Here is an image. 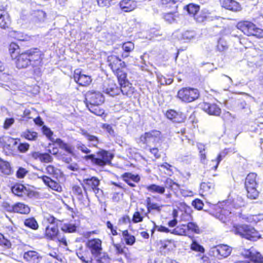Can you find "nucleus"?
Here are the masks:
<instances>
[{
    "mask_svg": "<svg viewBox=\"0 0 263 263\" xmlns=\"http://www.w3.org/2000/svg\"><path fill=\"white\" fill-rule=\"evenodd\" d=\"M46 170L47 174L55 178H57L61 174V171L59 169L51 165H48L46 168Z\"/></svg>",
    "mask_w": 263,
    "mask_h": 263,
    "instance_id": "nucleus-35",
    "label": "nucleus"
},
{
    "mask_svg": "<svg viewBox=\"0 0 263 263\" xmlns=\"http://www.w3.org/2000/svg\"><path fill=\"white\" fill-rule=\"evenodd\" d=\"M43 132L44 134L45 135L50 141H51L53 142H55V140H54L53 138L51 137L53 135V133L49 128H48L46 126H43Z\"/></svg>",
    "mask_w": 263,
    "mask_h": 263,
    "instance_id": "nucleus-56",
    "label": "nucleus"
},
{
    "mask_svg": "<svg viewBox=\"0 0 263 263\" xmlns=\"http://www.w3.org/2000/svg\"><path fill=\"white\" fill-rule=\"evenodd\" d=\"M15 59H16L15 64L17 68H25L30 65L26 51L18 55Z\"/></svg>",
    "mask_w": 263,
    "mask_h": 263,
    "instance_id": "nucleus-17",
    "label": "nucleus"
},
{
    "mask_svg": "<svg viewBox=\"0 0 263 263\" xmlns=\"http://www.w3.org/2000/svg\"><path fill=\"white\" fill-rule=\"evenodd\" d=\"M195 36V33L193 31H185L182 34V37L183 40H191Z\"/></svg>",
    "mask_w": 263,
    "mask_h": 263,
    "instance_id": "nucleus-54",
    "label": "nucleus"
},
{
    "mask_svg": "<svg viewBox=\"0 0 263 263\" xmlns=\"http://www.w3.org/2000/svg\"><path fill=\"white\" fill-rule=\"evenodd\" d=\"M247 191V197L248 198L251 199H256L259 195V192L257 191V189L255 187L254 188H246Z\"/></svg>",
    "mask_w": 263,
    "mask_h": 263,
    "instance_id": "nucleus-42",
    "label": "nucleus"
},
{
    "mask_svg": "<svg viewBox=\"0 0 263 263\" xmlns=\"http://www.w3.org/2000/svg\"><path fill=\"white\" fill-rule=\"evenodd\" d=\"M77 148L85 154H89L91 152V151L86 145L82 143L77 144Z\"/></svg>",
    "mask_w": 263,
    "mask_h": 263,
    "instance_id": "nucleus-62",
    "label": "nucleus"
},
{
    "mask_svg": "<svg viewBox=\"0 0 263 263\" xmlns=\"http://www.w3.org/2000/svg\"><path fill=\"white\" fill-rule=\"evenodd\" d=\"M87 247L90 250L92 255L98 257L102 251V241L98 238L88 240L86 243Z\"/></svg>",
    "mask_w": 263,
    "mask_h": 263,
    "instance_id": "nucleus-10",
    "label": "nucleus"
},
{
    "mask_svg": "<svg viewBox=\"0 0 263 263\" xmlns=\"http://www.w3.org/2000/svg\"><path fill=\"white\" fill-rule=\"evenodd\" d=\"M122 235L123 238L126 242V243L128 245H132L135 242V238L134 236L129 234L127 230L123 231Z\"/></svg>",
    "mask_w": 263,
    "mask_h": 263,
    "instance_id": "nucleus-37",
    "label": "nucleus"
},
{
    "mask_svg": "<svg viewBox=\"0 0 263 263\" xmlns=\"http://www.w3.org/2000/svg\"><path fill=\"white\" fill-rule=\"evenodd\" d=\"M202 108L211 115L219 116L221 112L220 108L215 104L203 103L202 104Z\"/></svg>",
    "mask_w": 263,
    "mask_h": 263,
    "instance_id": "nucleus-19",
    "label": "nucleus"
},
{
    "mask_svg": "<svg viewBox=\"0 0 263 263\" xmlns=\"http://www.w3.org/2000/svg\"><path fill=\"white\" fill-rule=\"evenodd\" d=\"M185 8L188 13L190 14L193 15L194 16H195V15L199 10V7L198 5L193 4H190L187 5Z\"/></svg>",
    "mask_w": 263,
    "mask_h": 263,
    "instance_id": "nucleus-48",
    "label": "nucleus"
},
{
    "mask_svg": "<svg viewBox=\"0 0 263 263\" xmlns=\"http://www.w3.org/2000/svg\"><path fill=\"white\" fill-rule=\"evenodd\" d=\"M134 44L132 42H127L123 43L122 45V49L123 50V52L121 55L122 58H127L129 55V53L134 49Z\"/></svg>",
    "mask_w": 263,
    "mask_h": 263,
    "instance_id": "nucleus-30",
    "label": "nucleus"
},
{
    "mask_svg": "<svg viewBox=\"0 0 263 263\" xmlns=\"http://www.w3.org/2000/svg\"><path fill=\"white\" fill-rule=\"evenodd\" d=\"M165 115L168 119L177 123L182 122L185 119V116L182 112H177L173 109L167 110Z\"/></svg>",
    "mask_w": 263,
    "mask_h": 263,
    "instance_id": "nucleus-20",
    "label": "nucleus"
},
{
    "mask_svg": "<svg viewBox=\"0 0 263 263\" xmlns=\"http://www.w3.org/2000/svg\"><path fill=\"white\" fill-rule=\"evenodd\" d=\"M39 178L42 179L44 183L52 190L58 192L61 190V187L60 186L59 184L50 178L46 176H42L41 177H39Z\"/></svg>",
    "mask_w": 263,
    "mask_h": 263,
    "instance_id": "nucleus-25",
    "label": "nucleus"
},
{
    "mask_svg": "<svg viewBox=\"0 0 263 263\" xmlns=\"http://www.w3.org/2000/svg\"><path fill=\"white\" fill-rule=\"evenodd\" d=\"M58 231L59 230L57 226H47L45 230V235L48 238L55 240Z\"/></svg>",
    "mask_w": 263,
    "mask_h": 263,
    "instance_id": "nucleus-28",
    "label": "nucleus"
},
{
    "mask_svg": "<svg viewBox=\"0 0 263 263\" xmlns=\"http://www.w3.org/2000/svg\"><path fill=\"white\" fill-rule=\"evenodd\" d=\"M85 187H82L76 185L72 187V192L74 195L77 196L78 199L81 200L83 198V191L85 190Z\"/></svg>",
    "mask_w": 263,
    "mask_h": 263,
    "instance_id": "nucleus-41",
    "label": "nucleus"
},
{
    "mask_svg": "<svg viewBox=\"0 0 263 263\" xmlns=\"http://www.w3.org/2000/svg\"><path fill=\"white\" fill-rule=\"evenodd\" d=\"M55 143H56L61 148L65 150L68 153H69V154L72 153V147L69 144L65 143L61 139H59V138L56 139L55 140Z\"/></svg>",
    "mask_w": 263,
    "mask_h": 263,
    "instance_id": "nucleus-34",
    "label": "nucleus"
},
{
    "mask_svg": "<svg viewBox=\"0 0 263 263\" xmlns=\"http://www.w3.org/2000/svg\"><path fill=\"white\" fill-rule=\"evenodd\" d=\"M108 62L114 72L125 67V62H122L121 59L115 55L108 57Z\"/></svg>",
    "mask_w": 263,
    "mask_h": 263,
    "instance_id": "nucleus-13",
    "label": "nucleus"
},
{
    "mask_svg": "<svg viewBox=\"0 0 263 263\" xmlns=\"http://www.w3.org/2000/svg\"><path fill=\"white\" fill-rule=\"evenodd\" d=\"M4 206L8 211H13L14 212L21 214H27L30 212V208L27 205L23 203H17L12 206H10L7 203H5Z\"/></svg>",
    "mask_w": 263,
    "mask_h": 263,
    "instance_id": "nucleus-14",
    "label": "nucleus"
},
{
    "mask_svg": "<svg viewBox=\"0 0 263 263\" xmlns=\"http://www.w3.org/2000/svg\"><path fill=\"white\" fill-rule=\"evenodd\" d=\"M119 88L120 92H121L123 95L127 97H131L134 92V88L129 82H126L122 84Z\"/></svg>",
    "mask_w": 263,
    "mask_h": 263,
    "instance_id": "nucleus-27",
    "label": "nucleus"
},
{
    "mask_svg": "<svg viewBox=\"0 0 263 263\" xmlns=\"http://www.w3.org/2000/svg\"><path fill=\"white\" fill-rule=\"evenodd\" d=\"M120 9L124 12L132 11L137 7V3L134 0H122L119 3Z\"/></svg>",
    "mask_w": 263,
    "mask_h": 263,
    "instance_id": "nucleus-21",
    "label": "nucleus"
},
{
    "mask_svg": "<svg viewBox=\"0 0 263 263\" xmlns=\"http://www.w3.org/2000/svg\"><path fill=\"white\" fill-rule=\"evenodd\" d=\"M52 157L48 154H42V155L41 156L40 161L42 162H51L52 161Z\"/></svg>",
    "mask_w": 263,
    "mask_h": 263,
    "instance_id": "nucleus-59",
    "label": "nucleus"
},
{
    "mask_svg": "<svg viewBox=\"0 0 263 263\" xmlns=\"http://www.w3.org/2000/svg\"><path fill=\"white\" fill-rule=\"evenodd\" d=\"M251 35L255 36L258 38H261L263 37V30L256 27L255 25V28L253 29Z\"/></svg>",
    "mask_w": 263,
    "mask_h": 263,
    "instance_id": "nucleus-60",
    "label": "nucleus"
},
{
    "mask_svg": "<svg viewBox=\"0 0 263 263\" xmlns=\"http://www.w3.org/2000/svg\"><path fill=\"white\" fill-rule=\"evenodd\" d=\"M123 180L127 179L130 181H133L135 182H138L140 181V177L138 175H134L132 173H126L123 175Z\"/></svg>",
    "mask_w": 263,
    "mask_h": 263,
    "instance_id": "nucleus-46",
    "label": "nucleus"
},
{
    "mask_svg": "<svg viewBox=\"0 0 263 263\" xmlns=\"http://www.w3.org/2000/svg\"><path fill=\"white\" fill-rule=\"evenodd\" d=\"M231 251V248L225 245H219L214 247L211 251L213 255L219 259L227 257L230 255Z\"/></svg>",
    "mask_w": 263,
    "mask_h": 263,
    "instance_id": "nucleus-9",
    "label": "nucleus"
},
{
    "mask_svg": "<svg viewBox=\"0 0 263 263\" xmlns=\"http://www.w3.org/2000/svg\"><path fill=\"white\" fill-rule=\"evenodd\" d=\"M26 53L28 54L30 65L33 68L34 72L39 74L43 65L42 52L37 48H33L26 50Z\"/></svg>",
    "mask_w": 263,
    "mask_h": 263,
    "instance_id": "nucleus-3",
    "label": "nucleus"
},
{
    "mask_svg": "<svg viewBox=\"0 0 263 263\" xmlns=\"http://www.w3.org/2000/svg\"><path fill=\"white\" fill-rule=\"evenodd\" d=\"M113 157L112 154L102 149L98 152L96 154L88 155L85 156L84 158L86 160H90L93 164L103 167L109 164Z\"/></svg>",
    "mask_w": 263,
    "mask_h": 263,
    "instance_id": "nucleus-2",
    "label": "nucleus"
},
{
    "mask_svg": "<svg viewBox=\"0 0 263 263\" xmlns=\"http://www.w3.org/2000/svg\"><path fill=\"white\" fill-rule=\"evenodd\" d=\"M241 254L246 257L250 258L251 260L250 261H238L234 263H263V257L253 248L249 250H243Z\"/></svg>",
    "mask_w": 263,
    "mask_h": 263,
    "instance_id": "nucleus-7",
    "label": "nucleus"
},
{
    "mask_svg": "<svg viewBox=\"0 0 263 263\" xmlns=\"http://www.w3.org/2000/svg\"><path fill=\"white\" fill-rule=\"evenodd\" d=\"M231 231L236 235L252 241H256L260 238L258 232L253 227L247 224L234 226Z\"/></svg>",
    "mask_w": 263,
    "mask_h": 263,
    "instance_id": "nucleus-1",
    "label": "nucleus"
},
{
    "mask_svg": "<svg viewBox=\"0 0 263 263\" xmlns=\"http://www.w3.org/2000/svg\"><path fill=\"white\" fill-rule=\"evenodd\" d=\"M23 258L28 263H39L42 259L39 253L34 251L24 252Z\"/></svg>",
    "mask_w": 263,
    "mask_h": 263,
    "instance_id": "nucleus-18",
    "label": "nucleus"
},
{
    "mask_svg": "<svg viewBox=\"0 0 263 263\" xmlns=\"http://www.w3.org/2000/svg\"><path fill=\"white\" fill-rule=\"evenodd\" d=\"M11 191L14 195L20 197H22L28 193L26 187L21 184H16L12 186Z\"/></svg>",
    "mask_w": 263,
    "mask_h": 263,
    "instance_id": "nucleus-26",
    "label": "nucleus"
},
{
    "mask_svg": "<svg viewBox=\"0 0 263 263\" xmlns=\"http://www.w3.org/2000/svg\"><path fill=\"white\" fill-rule=\"evenodd\" d=\"M257 175L255 173H250L248 175L246 178L245 183L247 184H252L256 182Z\"/></svg>",
    "mask_w": 263,
    "mask_h": 263,
    "instance_id": "nucleus-55",
    "label": "nucleus"
},
{
    "mask_svg": "<svg viewBox=\"0 0 263 263\" xmlns=\"http://www.w3.org/2000/svg\"><path fill=\"white\" fill-rule=\"evenodd\" d=\"M192 205L197 210H201L203 208V203L201 200L196 199L193 201Z\"/></svg>",
    "mask_w": 263,
    "mask_h": 263,
    "instance_id": "nucleus-64",
    "label": "nucleus"
},
{
    "mask_svg": "<svg viewBox=\"0 0 263 263\" xmlns=\"http://www.w3.org/2000/svg\"><path fill=\"white\" fill-rule=\"evenodd\" d=\"M86 104L90 105H100L104 101L102 94L98 91H88L85 96Z\"/></svg>",
    "mask_w": 263,
    "mask_h": 263,
    "instance_id": "nucleus-8",
    "label": "nucleus"
},
{
    "mask_svg": "<svg viewBox=\"0 0 263 263\" xmlns=\"http://www.w3.org/2000/svg\"><path fill=\"white\" fill-rule=\"evenodd\" d=\"M83 183L90 187L92 189H96L97 186H99L100 184V180L96 177H91L90 178H84L83 180Z\"/></svg>",
    "mask_w": 263,
    "mask_h": 263,
    "instance_id": "nucleus-31",
    "label": "nucleus"
},
{
    "mask_svg": "<svg viewBox=\"0 0 263 263\" xmlns=\"http://www.w3.org/2000/svg\"><path fill=\"white\" fill-rule=\"evenodd\" d=\"M73 78L74 81L81 86H87L91 82V79L89 76L82 73L79 69H76L74 72Z\"/></svg>",
    "mask_w": 263,
    "mask_h": 263,
    "instance_id": "nucleus-12",
    "label": "nucleus"
},
{
    "mask_svg": "<svg viewBox=\"0 0 263 263\" xmlns=\"http://www.w3.org/2000/svg\"><path fill=\"white\" fill-rule=\"evenodd\" d=\"M179 210L182 212L181 215V220L183 221H190L192 219V216L190 214V207L184 203H179L178 206Z\"/></svg>",
    "mask_w": 263,
    "mask_h": 263,
    "instance_id": "nucleus-22",
    "label": "nucleus"
},
{
    "mask_svg": "<svg viewBox=\"0 0 263 263\" xmlns=\"http://www.w3.org/2000/svg\"><path fill=\"white\" fill-rule=\"evenodd\" d=\"M199 96L197 89L185 87L180 89L177 93V97L182 102H191L197 99Z\"/></svg>",
    "mask_w": 263,
    "mask_h": 263,
    "instance_id": "nucleus-5",
    "label": "nucleus"
},
{
    "mask_svg": "<svg viewBox=\"0 0 263 263\" xmlns=\"http://www.w3.org/2000/svg\"><path fill=\"white\" fill-rule=\"evenodd\" d=\"M11 21L8 13L0 9V27L2 29L8 28L10 25Z\"/></svg>",
    "mask_w": 263,
    "mask_h": 263,
    "instance_id": "nucleus-24",
    "label": "nucleus"
},
{
    "mask_svg": "<svg viewBox=\"0 0 263 263\" xmlns=\"http://www.w3.org/2000/svg\"><path fill=\"white\" fill-rule=\"evenodd\" d=\"M145 202L147 209V213H150L153 210H156L158 212H160L161 210L162 206L159 205L157 203L152 202L150 197H147Z\"/></svg>",
    "mask_w": 263,
    "mask_h": 263,
    "instance_id": "nucleus-33",
    "label": "nucleus"
},
{
    "mask_svg": "<svg viewBox=\"0 0 263 263\" xmlns=\"http://www.w3.org/2000/svg\"><path fill=\"white\" fill-rule=\"evenodd\" d=\"M62 230L65 232L72 233L76 230V227L71 223L64 224L62 227Z\"/></svg>",
    "mask_w": 263,
    "mask_h": 263,
    "instance_id": "nucleus-52",
    "label": "nucleus"
},
{
    "mask_svg": "<svg viewBox=\"0 0 263 263\" xmlns=\"http://www.w3.org/2000/svg\"><path fill=\"white\" fill-rule=\"evenodd\" d=\"M165 188H171L173 189L174 186H176L175 190L179 188V185L176 182H174L173 180L170 178H167L165 182Z\"/></svg>",
    "mask_w": 263,
    "mask_h": 263,
    "instance_id": "nucleus-53",
    "label": "nucleus"
},
{
    "mask_svg": "<svg viewBox=\"0 0 263 263\" xmlns=\"http://www.w3.org/2000/svg\"><path fill=\"white\" fill-rule=\"evenodd\" d=\"M186 229L196 234H199L201 231L197 224L193 222H190L186 226Z\"/></svg>",
    "mask_w": 263,
    "mask_h": 263,
    "instance_id": "nucleus-47",
    "label": "nucleus"
},
{
    "mask_svg": "<svg viewBox=\"0 0 263 263\" xmlns=\"http://www.w3.org/2000/svg\"><path fill=\"white\" fill-rule=\"evenodd\" d=\"M24 224L26 226L34 230H36L38 228V224L33 218L26 219L24 221Z\"/></svg>",
    "mask_w": 263,
    "mask_h": 263,
    "instance_id": "nucleus-44",
    "label": "nucleus"
},
{
    "mask_svg": "<svg viewBox=\"0 0 263 263\" xmlns=\"http://www.w3.org/2000/svg\"><path fill=\"white\" fill-rule=\"evenodd\" d=\"M226 154L224 152H221L220 153L217 157L215 160H213L212 161V162L213 163L212 164V168L214 170H216L217 168L219 163L222 160V159L225 157Z\"/></svg>",
    "mask_w": 263,
    "mask_h": 263,
    "instance_id": "nucleus-45",
    "label": "nucleus"
},
{
    "mask_svg": "<svg viewBox=\"0 0 263 263\" xmlns=\"http://www.w3.org/2000/svg\"><path fill=\"white\" fill-rule=\"evenodd\" d=\"M0 172L3 176H7L13 173L10 163L0 158Z\"/></svg>",
    "mask_w": 263,
    "mask_h": 263,
    "instance_id": "nucleus-23",
    "label": "nucleus"
},
{
    "mask_svg": "<svg viewBox=\"0 0 263 263\" xmlns=\"http://www.w3.org/2000/svg\"><path fill=\"white\" fill-rule=\"evenodd\" d=\"M14 123V119L12 118L6 119L4 124V128L5 129H9L10 126Z\"/></svg>",
    "mask_w": 263,
    "mask_h": 263,
    "instance_id": "nucleus-63",
    "label": "nucleus"
},
{
    "mask_svg": "<svg viewBox=\"0 0 263 263\" xmlns=\"http://www.w3.org/2000/svg\"><path fill=\"white\" fill-rule=\"evenodd\" d=\"M220 3L222 7L226 9L237 12L241 10L240 5L234 0H220Z\"/></svg>",
    "mask_w": 263,
    "mask_h": 263,
    "instance_id": "nucleus-16",
    "label": "nucleus"
},
{
    "mask_svg": "<svg viewBox=\"0 0 263 263\" xmlns=\"http://www.w3.org/2000/svg\"><path fill=\"white\" fill-rule=\"evenodd\" d=\"M186 228L185 224H182L179 226H177L175 229H174L171 233L178 235H186Z\"/></svg>",
    "mask_w": 263,
    "mask_h": 263,
    "instance_id": "nucleus-39",
    "label": "nucleus"
},
{
    "mask_svg": "<svg viewBox=\"0 0 263 263\" xmlns=\"http://www.w3.org/2000/svg\"><path fill=\"white\" fill-rule=\"evenodd\" d=\"M161 140V133L156 130L146 132L143 135H142L140 138V141L146 144L147 146H149L151 144L159 143Z\"/></svg>",
    "mask_w": 263,
    "mask_h": 263,
    "instance_id": "nucleus-6",
    "label": "nucleus"
},
{
    "mask_svg": "<svg viewBox=\"0 0 263 263\" xmlns=\"http://www.w3.org/2000/svg\"><path fill=\"white\" fill-rule=\"evenodd\" d=\"M191 249L192 250L203 253L204 252V248L200 245L196 240H194L191 245Z\"/></svg>",
    "mask_w": 263,
    "mask_h": 263,
    "instance_id": "nucleus-50",
    "label": "nucleus"
},
{
    "mask_svg": "<svg viewBox=\"0 0 263 263\" xmlns=\"http://www.w3.org/2000/svg\"><path fill=\"white\" fill-rule=\"evenodd\" d=\"M145 188L149 192L159 194H163L165 191L164 186H160L155 184L147 185L145 186Z\"/></svg>",
    "mask_w": 263,
    "mask_h": 263,
    "instance_id": "nucleus-32",
    "label": "nucleus"
},
{
    "mask_svg": "<svg viewBox=\"0 0 263 263\" xmlns=\"http://www.w3.org/2000/svg\"><path fill=\"white\" fill-rule=\"evenodd\" d=\"M176 15L174 13H167L164 15V20L169 23H172L175 20Z\"/></svg>",
    "mask_w": 263,
    "mask_h": 263,
    "instance_id": "nucleus-57",
    "label": "nucleus"
},
{
    "mask_svg": "<svg viewBox=\"0 0 263 263\" xmlns=\"http://www.w3.org/2000/svg\"><path fill=\"white\" fill-rule=\"evenodd\" d=\"M228 48L226 41L222 39H220L218 41L217 49L220 52H222L227 50Z\"/></svg>",
    "mask_w": 263,
    "mask_h": 263,
    "instance_id": "nucleus-51",
    "label": "nucleus"
},
{
    "mask_svg": "<svg viewBox=\"0 0 263 263\" xmlns=\"http://www.w3.org/2000/svg\"><path fill=\"white\" fill-rule=\"evenodd\" d=\"M103 90L104 93L112 97L120 93L119 88L111 80H108L104 82Z\"/></svg>",
    "mask_w": 263,
    "mask_h": 263,
    "instance_id": "nucleus-11",
    "label": "nucleus"
},
{
    "mask_svg": "<svg viewBox=\"0 0 263 263\" xmlns=\"http://www.w3.org/2000/svg\"><path fill=\"white\" fill-rule=\"evenodd\" d=\"M214 216L223 223L230 221L232 216L231 207L228 202H223L216 207V212Z\"/></svg>",
    "mask_w": 263,
    "mask_h": 263,
    "instance_id": "nucleus-4",
    "label": "nucleus"
},
{
    "mask_svg": "<svg viewBox=\"0 0 263 263\" xmlns=\"http://www.w3.org/2000/svg\"><path fill=\"white\" fill-rule=\"evenodd\" d=\"M84 135L85 136L86 139L90 142L92 146L96 147L99 142L98 138L93 135H91L87 133H85Z\"/></svg>",
    "mask_w": 263,
    "mask_h": 263,
    "instance_id": "nucleus-49",
    "label": "nucleus"
},
{
    "mask_svg": "<svg viewBox=\"0 0 263 263\" xmlns=\"http://www.w3.org/2000/svg\"><path fill=\"white\" fill-rule=\"evenodd\" d=\"M87 107H88L90 111L97 116H102L104 113V110L100 109L99 107V105H88Z\"/></svg>",
    "mask_w": 263,
    "mask_h": 263,
    "instance_id": "nucleus-43",
    "label": "nucleus"
},
{
    "mask_svg": "<svg viewBox=\"0 0 263 263\" xmlns=\"http://www.w3.org/2000/svg\"><path fill=\"white\" fill-rule=\"evenodd\" d=\"M237 28L245 34L250 36L252 34L253 29L255 28V25L250 22L241 21L237 24Z\"/></svg>",
    "mask_w": 263,
    "mask_h": 263,
    "instance_id": "nucleus-15",
    "label": "nucleus"
},
{
    "mask_svg": "<svg viewBox=\"0 0 263 263\" xmlns=\"http://www.w3.org/2000/svg\"><path fill=\"white\" fill-rule=\"evenodd\" d=\"M18 50L19 46L16 44L14 43H11L9 45V51L12 59H15V58L17 56L16 54L18 53Z\"/></svg>",
    "mask_w": 263,
    "mask_h": 263,
    "instance_id": "nucleus-40",
    "label": "nucleus"
},
{
    "mask_svg": "<svg viewBox=\"0 0 263 263\" xmlns=\"http://www.w3.org/2000/svg\"><path fill=\"white\" fill-rule=\"evenodd\" d=\"M214 184L211 182H202L200 184L201 194H210L213 193L214 190Z\"/></svg>",
    "mask_w": 263,
    "mask_h": 263,
    "instance_id": "nucleus-29",
    "label": "nucleus"
},
{
    "mask_svg": "<svg viewBox=\"0 0 263 263\" xmlns=\"http://www.w3.org/2000/svg\"><path fill=\"white\" fill-rule=\"evenodd\" d=\"M102 128L105 130L110 135L115 136V132L111 125L108 124H103Z\"/></svg>",
    "mask_w": 263,
    "mask_h": 263,
    "instance_id": "nucleus-61",
    "label": "nucleus"
},
{
    "mask_svg": "<svg viewBox=\"0 0 263 263\" xmlns=\"http://www.w3.org/2000/svg\"><path fill=\"white\" fill-rule=\"evenodd\" d=\"M22 136L28 140L35 141L37 138V133L28 130L22 134Z\"/></svg>",
    "mask_w": 263,
    "mask_h": 263,
    "instance_id": "nucleus-38",
    "label": "nucleus"
},
{
    "mask_svg": "<svg viewBox=\"0 0 263 263\" xmlns=\"http://www.w3.org/2000/svg\"><path fill=\"white\" fill-rule=\"evenodd\" d=\"M27 173L28 171L25 168L20 167L16 173V177L19 179L23 178Z\"/></svg>",
    "mask_w": 263,
    "mask_h": 263,
    "instance_id": "nucleus-58",
    "label": "nucleus"
},
{
    "mask_svg": "<svg viewBox=\"0 0 263 263\" xmlns=\"http://www.w3.org/2000/svg\"><path fill=\"white\" fill-rule=\"evenodd\" d=\"M114 73L116 74L118 77L120 85L124 84L126 82H129V81L126 79V74L124 72L122 71L121 69L114 72Z\"/></svg>",
    "mask_w": 263,
    "mask_h": 263,
    "instance_id": "nucleus-36",
    "label": "nucleus"
}]
</instances>
